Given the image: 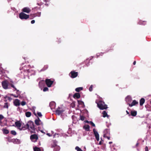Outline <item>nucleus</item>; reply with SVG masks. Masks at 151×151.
<instances>
[{
    "instance_id": "nucleus-9",
    "label": "nucleus",
    "mask_w": 151,
    "mask_h": 151,
    "mask_svg": "<svg viewBox=\"0 0 151 151\" xmlns=\"http://www.w3.org/2000/svg\"><path fill=\"white\" fill-rule=\"evenodd\" d=\"M93 131L95 138L97 141H99V135L98 132L96 131V129L94 128L93 129Z\"/></svg>"
},
{
    "instance_id": "nucleus-60",
    "label": "nucleus",
    "mask_w": 151,
    "mask_h": 151,
    "mask_svg": "<svg viewBox=\"0 0 151 151\" xmlns=\"http://www.w3.org/2000/svg\"><path fill=\"white\" fill-rule=\"evenodd\" d=\"M38 4V5H39V4Z\"/></svg>"
},
{
    "instance_id": "nucleus-24",
    "label": "nucleus",
    "mask_w": 151,
    "mask_h": 151,
    "mask_svg": "<svg viewBox=\"0 0 151 151\" xmlns=\"http://www.w3.org/2000/svg\"><path fill=\"white\" fill-rule=\"evenodd\" d=\"M60 149V147L58 146L57 145L56 146H55V147L54 148L53 151H59Z\"/></svg>"
},
{
    "instance_id": "nucleus-37",
    "label": "nucleus",
    "mask_w": 151,
    "mask_h": 151,
    "mask_svg": "<svg viewBox=\"0 0 151 151\" xmlns=\"http://www.w3.org/2000/svg\"><path fill=\"white\" fill-rule=\"evenodd\" d=\"M6 98L8 100H9L10 101H11L12 99L9 96H6L4 97V99H6Z\"/></svg>"
},
{
    "instance_id": "nucleus-34",
    "label": "nucleus",
    "mask_w": 151,
    "mask_h": 151,
    "mask_svg": "<svg viewBox=\"0 0 151 151\" xmlns=\"http://www.w3.org/2000/svg\"><path fill=\"white\" fill-rule=\"evenodd\" d=\"M75 149L77 150V151H83L78 146H76L75 147Z\"/></svg>"
},
{
    "instance_id": "nucleus-17",
    "label": "nucleus",
    "mask_w": 151,
    "mask_h": 151,
    "mask_svg": "<svg viewBox=\"0 0 151 151\" xmlns=\"http://www.w3.org/2000/svg\"><path fill=\"white\" fill-rule=\"evenodd\" d=\"M14 104L16 106H19L20 105L19 100L18 99H16L14 102Z\"/></svg>"
},
{
    "instance_id": "nucleus-42",
    "label": "nucleus",
    "mask_w": 151,
    "mask_h": 151,
    "mask_svg": "<svg viewBox=\"0 0 151 151\" xmlns=\"http://www.w3.org/2000/svg\"><path fill=\"white\" fill-rule=\"evenodd\" d=\"M93 90V85H91L89 88V91H91Z\"/></svg>"
},
{
    "instance_id": "nucleus-43",
    "label": "nucleus",
    "mask_w": 151,
    "mask_h": 151,
    "mask_svg": "<svg viewBox=\"0 0 151 151\" xmlns=\"http://www.w3.org/2000/svg\"><path fill=\"white\" fill-rule=\"evenodd\" d=\"M37 114L38 115V116H39L40 117H41L42 116V115L40 112H38L37 113Z\"/></svg>"
},
{
    "instance_id": "nucleus-39",
    "label": "nucleus",
    "mask_w": 151,
    "mask_h": 151,
    "mask_svg": "<svg viewBox=\"0 0 151 151\" xmlns=\"http://www.w3.org/2000/svg\"><path fill=\"white\" fill-rule=\"evenodd\" d=\"M43 90L44 92L48 90V88L47 87H45L44 88Z\"/></svg>"
},
{
    "instance_id": "nucleus-12",
    "label": "nucleus",
    "mask_w": 151,
    "mask_h": 151,
    "mask_svg": "<svg viewBox=\"0 0 151 151\" xmlns=\"http://www.w3.org/2000/svg\"><path fill=\"white\" fill-rule=\"evenodd\" d=\"M20 130H24L27 129L29 130V125L28 124H26L24 126L22 127L21 128H19Z\"/></svg>"
},
{
    "instance_id": "nucleus-8",
    "label": "nucleus",
    "mask_w": 151,
    "mask_h": 151,
    "mask_svg": "<svg viewBox=\"0 0 151 151\" xmlns=\"http://www.w3.org/2000/svg\"><path fill=\"white\" fill-rule=\"evenodd\" d=\"M70 74V77L72 78H74L77 77L78 75V72H76L74 71H71Z\"/></svg>"
},
{
    "instance_id": "nucleus-55",
    "label": "nucleus",
    "mask_w": 151,
    "mask_h": 151,
    "mask_svg": "<svg viewBox=\"0 0 151 151\" xmlns=\"http://www.w3.org/2000/svg\"><path fill=\"white\" fill-rule=\"evenodd\" d=\"M73 106H72L73 107H75V105L74 104H73Z\"/></svg>"
},
{
    "instance_id": "nucleus-46",
    "label": "nucleus",
    "mask_w": 151,
    "mask_h": 151,
    "mask_svg": "<svg viewBox=\"0 0 151 151\" xmlns=\"http://www.w3.org/2000/svg\"><path fill=\"white\" fill-rule=\"evenodd\" d=\"M78 104H81L82 103H83V102L82 101H80L79 100H78Z\"/></svg>"
},
{
    "instance_id": "nucleus-35",
    "label": "nucleus",
    "mask_w": 151,
    "mask_h": 151,
    "mask_svg": "<svg viewBox=\"0 0 151 151\" xmlns=\"http://www.w3.org/2000/svg\"><path fill=\"white\" fill-rule=\"evenodd\" d=\"M35 17H40L41 15V12H38V13H35Z\"/></svg>"
},
{
    "instance_id": "nucleus-19",
    "label": "nucleus",
    "mask_w": 151,
    "mask_h": 151,
    "mask_svg": "<svg viewBox=\"0 0 151 151\" xmlns=\"http://www.w3.org/2000/svg\"><path fill=\"white\" fill-rule=\"evenodd\" d=\"M19 141V140L17 139H13L10 140H8L10 142H13V143L16 144Z\"/></svg>"
},
{
    "instance_id": "nucleus-58",
    "label": "nucleus",
    "mask_w": 151,
    "mask_h": 151,
    "mask_svg": "<svg viewBox=\"0 0 151 151\" xmlns=\"http://www.w3.org/2000/svg\"><path fill=\"white\" fill-rule=\"evenodd\" d=\"M35 114V115L36 116V114L35 113V114Z\"/></svg>"
},
{
    "instance_id": "nucleus-52",
    "label": "nucleus",
    "mask_w": 151,
    "mask_h": 151,
    "mask_svg": "<svg viewBox=\"0 0 151 151\" xmlns=\"http://www.w3.org/2000/svg\"><path fill=\"white\" fill-rule=\"evenodd\" d=\"M136 61H134V62H133V64L134 65L136 64Z\"/></svg>"
},
{
    "instance_id": "nucleus-1",
    "label": "nucleus",
    "mask_w": 151,
    "mask_h": 151,
    "mask_svg": "<svg viewBox=\"0 0 151 151\" xmlns=\"http://www.w3.org/2000/svg\"><path fill=\"white\" fill-rule=\"evenodd\" d=\"M11 82L12 83H9L8 81L7 80L3 81L1 83L3 88L5 89H10L11 87L9 86V85L10 86L12 87L14 89L15 91H16L17 92L19 90L17 89L13 84V82L12 81H11Z\"/></svg>"
},
{
    "instance_id": "nucleus-26",
    "label": "nucleus",
    "mask_w": 151,
    "mask_h": 151,
    "mask_svg": "<svg viewBox=\"0 0 151 151\" xmlns=\"http://www.w3.org/2000/svg\"><path fill=\"white\" fill-rule=\"evenodd\" d=\"M83 88L82 87L77 88L75 89V91L77 92H79L83 90Z\"/></svg>"
},
{
    "instance_id": "nucleus-4",
    "label": "nucleus",
    "mask_w": 151,
    "mask_h": 151,
    "mask_svg": "<svg viewBox=\"0 0 151 151\" xmlns=\"http://www.w3.org/2000/svg\"><path fill=\"white\" fill-rule=\"evenodd\" d=\"M30 139L33 142H35L37 141L38 139V137L36 134H33L31 135L30 136Z\"/></svg>"
},
{
    "instance_id": "nucleus-48",
    "label": "nucleus",
    "mask_w": 151,
    "mask_h": 151,
    "mask_svg": "<svg viewBox=\"0 0 151 151\" xmlns=\"http://www.w3.org/2000/svg\"><path fill=\"white\" fill-rule=\"evenodd\" d=\"M47 135L49 136V137H51L52 135L51 134H50V133H47Z\"/></svg>"
},
{
    "instance_id": "nucleus-20",
    "label": "nucleus",
    "mask_w": 151,
    "mask_h": 151,
    "mask_svg": "<svg viewBox=\"0 0 151 151\" xmlns=\"http://www.w3.org/2000/svg\"><path fill=\"white\" fill-rule=\"evenodd\" d=\"M145 99L144 98H141L139 101V104L141 106L143 105L145 102Z\"/></svg>"
},
{
    "instance_id": "nucleus-45",
    "label": "nucleus",
    "mask_w": 151,
    "mask_h": 151,
    "mask_svg": "<svg viewBox=\"0 0 151 151\" xmlns=\"http://www.w3.org/2000/svg\"><path fill=\"white\" fill-rule=\"evenodd\" d=\"M43 0L44 2H46L45 5L47 6H48V4H47V3L48 1V0Z\"/></svg>"
},
{
    "instance_id": "nucleus-13",
    "label": "nucleus",
    "mask_w": 151,
    "mask_h": 151,
    "mask_svg": "<svg viewBox=\"0 0 151 151\" xmlns=\"http://www.w3.org/2000/svg\"><path fill=\"white\" fill-rule=\"evenodd\" d=\"M125 100L127 104L129 105V103L132 101V99L130 96H127L125 98Z\"/></svg>"
},
{
    "instance_id": "nucleus-41",
    "label": "nucleus",
    "mask_w": 151,
    "mask_h": 151,
    "mask_svg": "<svg viewBox=\"0 0 151 151\" xmlns=\"http://www.w3.org/2000/svg\"><path fill=\"white\" fill-rule=\"evenodd\" d=\"M104 137L105 138H106L109 140L110 138V137L106 136L105 134L104 135Z\"/></svg>"
},
{
    "instance_id": "nucleus-31",
    "label": "nucleus",
    "mask_w": 151,
    "mask_h": 151,
    "mask_svg": "<svg viewBox=\"0 0 151 151\" xmlns=\"http://www.w3.org/2000/svg\"><path fill=\"white\" fill-rule=\"evenodd\" d=\"M9 105L7 103H5L4 105L3 106V107L4 108H7L8 109V108Z\"/></svg>"
},
{
    "instance_id": "nucleus-36",
    "label": "nucleus",
    "mask_w": 151,
    "mask_h": 151,
    "mask_svg": "<svg viewBox=\"0 0 151 151\" xmlns=\"http://www.w3.org/2000/svg\"><path fill=\"white\" fill-rule=\"evenodd\" d=\"M89 124H91L92 126L95 127V124L92 121L89 122Z\"/></svg>"
},
{
    "instance_id": "nucleus-6",
    "label": "nucleus",
    "mask_w": 151,
    "mask_h": 151,
    "mask_svg": "<svg viewBox=\"0 0 151 151\" xmlns=\"http://www.w3.org/2000/svg\"><path fill=\"white\" fill-rule=\"evenodd\" d=\"M28 124L29 125V127L32 129V130H35V127L34 124V123L33 122L30 121L28 122V123L27 124Z\"/></svg>"
},
{
    "instance_id": "nucleus-7",
    "label": "nucleus",
    "mask_w": 151,
    "mask_h": 151,
    "mask_svg": "<svg viewBox=\"0 0 151 151\" xmlns=\"http://www.w3.org/2000/svg\"><path fill=\"white\" fill-rule=\"evenodd\" d=\"M64 111V110H63L62 108L58 107L55 111V113L59 115L61 114Z\"/></svg>"
},
{
    "instance_id": "nucleus-44",
    "label": "nucleus",
    "mask_w": 151,
    "mask_h": 151,
    "mask_svg": "<svg viewBox=\"0 0 151 151\" xmlns=\"http://www.w3.org/2000/svg\"><path fill=\"white\" fill-rule=\"evenodd\" d=\"M101 141H100L99 143V145H101L103 144V140L102 139V138H101Z\"/></svg>"
},
{
    "instance_id": "nucleus-54",
    "label": "nucleus",
    "mask_w": 151,
    "mask_h": 151,
    "mask_svg": "<svg viewBox=\"0 0 151 151\" xmlns=\"http://www.w3.org/2000/svg\"><path fill=\"white\" fill-rule=\"evenodd\" d=\"M112 143V142H109V144H111Z\"/></svg>"
},
{
    "instance_id": "nucleus-47",
    "label": "nucleus",
    "mask_w": 151,
    "mask_h": 151,
    "mask_svg": "<svg viewBox=\"0 0 151 151\" xmlns=\"http://www.w3.org/2000/svg\"><path fill=\"white\" fill-rule=\"evenodd\" d=\"M35 20H33L31 21V23L32 24H34L35 23Z\"/></svg>"
},
{
    "instance_id": "nucleus-28",
    "label": "nucleus",
    "mask_w": 151,
    "mask_h": 151,
    "mask_svg": "<svg viewBox=\"0 0 151 151\" xmlns=\"http://www.w3.org/2000/svg\"><path fill=\"white\" fill-rule=\"evenodd\" d=\"M2 131H3V132L4 134H7L9 133V131L8 130L5 129H2Z\"/></svg>"
},
{
    "instance_id": "nucleus-27",
    "label": "nucleus",
    "mask_w": 151,
    "mask_h": 151,
    "mask_svg": "<svg viewBox=\"0 0 151 151\" xmlns=\"http://www.w3.org/2000/svg\"><path fill=\"white\" fill-rule=\"evenodd\" d=\"M25 115L27 117H29L31 115V113L29 111L25 113Z\"/></svg>"
},
{
    "instance_id": "nucleus-61",
    "label": "nucleus",
    "mask_w": 151,
    "mask_h": 151,
    "mask_svg": "<svg viewBox=\"0 0 151 151\" xmlns=\"http://www.w3.org/2000/svg\"><path fill=\"white\" fill-rule=\"evenodd\" d=\"M4 101H6V100H4Z\"/></svg>"
},
{
    "instance_id": "nucleus-10",
    "label": "nucleus",
    "mask_w": 151,
    "mask_h": 151,
    "mask_svg": "<svg viewBox=\"0 0 151 151\" xmlns=\"http://www.w3.org/2000/svg\"><path fill=\"white\" fill-rule=\"evenodd\" d=\"M22 11L23 12L29 13L31 12V10L29 7H27L24 8L22 9Z\"/></svg>"
},
{
    "instance_id": "nucleus-59",
    "label": "nucleus",
    "mask_w": 151,
    "mask_h": 151,
    "mask_svg": "<svg viewBox=\"0 0 151 151\" xmlns=\"http://www.w3.org/2000/svg\"><path fill=\"white\" fill-rule=\"evenodd\" d=\"M87 60H88V61H89L88 60H86V61H87Z\"/></svg>"
},
{
    "instance_id": "nucleus-23",
    "label": "nucleus",
    "mask_w": 151,
    "mask_h": 151,
    "mask_svg": "<svg viewBox=\"0 0 151 151\" xmlns=\"http://www.w3.org/2000/svg\"><path fill=\"white\" fill-rule=\"evenodd\" d=\"M37 119H36L35 120V123L36 125H39L40 124L39 122H40V118L39 117H38Z\"/></svg>"
},
{
    "instance_id": "nucleus-18",
    "label": "nucleus",
    "mask_w": 151,
    "mask_h": 151,
    "mask_svg": "<svg viewBox=\"0 0 151 151\" xmlns=\"http://www.w3.org/2000/svg\"><path fill=\"white\" fill-rule=\"evenodd\" d=\"M90 126L88 124H86L83 126V128L87 131H89Z\"/></svg>"
},
{
    "instance_id": "nucleus-25",
    "label": "nucleus",
    "mask_w": 151,
    "mask_h": 151,
    "mask_svg": "<svg viewBox=\"0 0 151 151\" xmlns=\"http://www.w3.org/2000/svg\"><path fill=\"white\" fill-rule=\"evenodd\" d=\"M102 114H103V117H105L106 116L108 117L109 116L108 115L106 112L105 111H104L103 112Z\"/></svg>"
},
{
    "instance_id": "nucleus-21",
    "label": "nucleus",
    "mask_w": 151,
    "mask_h": 151,
    "mask_svg": "<svg viewBox=\"0 0 151 151\" xmlns=\"http://www.w3.org/2000/svg\"><path fill=\"white\" fill-rule=\"evenodd\" d=\"M53 143L51 144V147L52 148H54L57 145V142L55 140L52 141Z\"/></svg>"
},
{
    "instance_id": "nucleus-32",
    "label": "nucleus",
    "mask_w": 151,
    "mask_h": 151,
    "mask_svg": "<svg viewBox=\"0 0 151 151\" xmlns=\"http://www.w3.org/2000/svg\"><path fill=\"white\" fill-rule=\"evenodd\" d=\"M4 118V116L1 114H0V124L2 123L1 120Z\"/></svg>"
},
{
    "instance_id": "nucleus-3",
    "label": "nucleus",
    "mask_w": 151,
    "mask_h": 151,
    "mask_svg": "<svg viewBox=\"0 0 151 151\" xmlns=\"http://www.w3.org/2000/svg\"><path fill=\"white\" fill-rule=\"evenodd\" d=\"M19 17L21 19H27L29 17V15L22 12L19 14Z\"/></svg>"
},
{
    "instance_id": "nucleus-49",
    "label": "nucleus",
    "mask_w": 151,
    "mask_h": 151,
    "mask_svg": "<svg viewBox=\"0 0 151 151\" xmlns=\"http://www.w3.org/2000/svg\"><path fill=\"white\" fill-rule=\"evenodd\" d=\"M139 145V143L138 142H137L136 143V147H138V145Z\"/></svg>"
},
{
    "instance_id": "nucleus-14",
    "label": "nucleus",
    "mask_w": 151,
    "mask_h": 151,
    "mask_svg": "<svg viewBox=\"0 0 151 151\" xmlns=\"http://www.w3.org/2000/svg\"><path fill=\"white\" fill-rule=\"evenodd\" d=\"M50 106L51 109H54L55 107V103L54 102H51L50 104Z\"/></svg>"
},
{
    "instance_id": "nucleus-16",
    "label": "nucleus",
    "mask_w": 151,
    "mask_h": 151,
    "mask_svg": "<svg viewBox=\"0 0 151 151\" xmlns=\"http://www.w3.org/2000/svg\"><path fill=\"white\" fill-rule=\"evenodd\" d=\"M73 97L75 99H78L81 97V95L79 93H76L73 95Z\"/></svg>"
},
{
    "instance_id": "nucleus-51",
    "label": "nucleus",
    "mask_w": 151,
    "mask_h": 151,
    "mask_svg": "<svg viewBox=\"0 0 151 151\" xmlns=\"http://www.w3.org/2000/svg\"><path fill=\"white\" fill-rule=\"evenodd\" d=\"M126 112L127 114H129V116H130V115L129 114V112L127 111H126Z\"/></svg>"
},
{
    "instance_id": "nucleus-38",
    "label": "nucleus",
    "mask_w": 151,
    "mask_h": 151,
    "mask_svg": "<svg viewBox=\"0 0 151 151\" xmlns=\"http://www.w3.org/2000/svg\"><path fill=\"white\" fill-rule=\"evenodd\" d=\"M26 104V102H25L24 101H22L21 102V104L22 106H24Z\"/></svg>"
},
{
    "instance_id": "nucleus-50",
    "label": "nucleus",
    "mask_w": 151,
    "mask_h": 151,
    "mask_svg": "<svg viewBox=\"0 0 151 151\" xmlns=\"http://www.w3.org/2000/svg\"><path fill=\"white\" fill-rule=\"evenodd\" d=\"M11 95L13 96L15 98H17V96H15L13 94H12Z\"/></svg>"
},
{
    "instance_id": "nucleus-2",
    "label": "nucleus",
    "mask_w": 151,
    "mask_h": 151,
    "mask_svg": "<svg viewBox=\"0 0 151 151\" xmlns=\"http://www.w3.org/2000/svg\"><path fill=\"white\" fill-rule=\"evenodd\" d=\"M97 104L98 107L100 109H106L107 108V105L105 104V103L102 101H100Z\"/></svg>"
},
{
    "instance_id": "nucleus-56",
    "label": "nucleus",
    "mask_w": 151,
    "mask_h": 151,
    "mask_svg": "<svg viewBox=\"0 0 151 151\" xmlns=\"http://www.w3.org/2000/svg\"><path fill=\"white\" fill-rule=\"evenodd\" d=\"M86 65L87 66H88V63L86 64Z\"/></svg>"
},
{
    "instance_id": "nucleus-33",
    "label": "nucleus",
    "mask_w": 151,
    "mask_h": 151,
    "mask_svg": "<svg viewBox=\"0 0 151 151\" xmlns=\"http://www.w3.org/2000/svg\"><path fill=\"white\" fill-rule=\"evenodd\" d=\"M11 133L12 134L14 135H15L17 134V133L14 130H12L11 131Z\"/></svg>"
},
{
    "instance_id": "nucleus-15",
    "label": "nucleus",
    "mask_w": 151,
    "mask_h": 151,
    "mask_svg": "<svg viewBox=\"0 0 151 151\" xmlns=\"http://www.w3.org/2000/svg\"><path fill=\"white\" fill-rule=\"evenodd\" d=\"M15 124L16 127L17 128H20L22 126V124L19 121L16 122L15 123Z\"/></svg>"
},
{
    "instance_id": "nucleus-29",
    "label": "nucleus",
    "mask_w": 151,
    "mask_h": 151,
    "mask_svg": "<svg viewBox=\"0 0 151 151\" xmlns=\"http://www.w3.org/2000/svg\"><path fill=\"white\" fill-rule=\"evenodd\" d=\"M29 17L30 19H32L35 17V14H31L29 15Z\"/></svg>"
},
{
    "instance_id": "nucleus-57",
    "label": "nucleus",
    "mask_w": 151,
    "mask_h": 151,
    "mask_svg": "<svg viewBox=\"0 0 151 151\" xmlns=\"http://www.w3.org/2000/svg\"><path fill=\"white\" fill-rule=\"evenodd\" d=\"M56 134H55L54 135V137H55V136Z\"/></svg>"
},
{
    "instance_id": "nucleus-5",
    "label": "nucleus",
    "mask_w": 151,
    "mask_h": 151,
    "mask_svg": "<svg viewBox=\"0 0 151 151\" xmlns=\"http://www.w3.org/2000/svg\"><path fill=\"white\" fill-rule=\"evenodd\" d=\"M54 82L53 81H51L50 79H46L45 83L47 86L49 87H50Z\"/></svg>"
},
{
    "instance_id": "nucleus-30",
    "label": "nucleus",
    "mask_w": 151,
    "mask_h": 151,
    "mask_svg": "<svg viewBox=\"0 0 151 151\" xmlns=\"http://www.w3.org/2000/svg\"><path fill=\"white\" fill-rule=\"evenodd\" d=\"M33 150L34 151H41V150L40 148L37 147H34Z\"/></svg>"
},
{
    "instance_id": "nucleus-53",
    "label": "nucleus",
    "mask_w": 151,
    "mask_h": 151,
    "mask_svg": "<svg viewBox=\"0 0 151 151\" xmlns=\"http://www.w3.org/2000/svg\"><path fill=\"white\" fill-rule=\"evenodd\" d=\"M86 123H89V121H87V120L86 121Z\"/></svg>"
},
{
    "instance_id": "nucleus-11",
    "label": "nucleus",
    "mask_w": 151,
    "mask_h": 151,
    "mask_svg": "<svg viewBox=\"0 0 151 151\" xmlns=\"http://www.w3.org/2000/svg\"><path fill=\"white\" fill-rule=\"evenodd\" d=\"M138 102L136 100H134L132 101L131 104H129V107H131L133 106L138 104Z\"/></svg>"
},
{
    "instance_id": "nucleus-22",
    "label": "nucleus",
    "mask_w": 151,
    "mask_h": 151,
    "mask_svg": "<svg viewBox=\"0 0 151 151\" xmlns=\"http://www.w3.org/2000/svg\"><path fill=\"white\" fill-rule=\"evenodd\" d=\"M137 114V111H131V115L134 116H135Z\"/></svg>"
},
{
    "instance_id": "nucleus-40",
    "label": "nucleus",
    "mask_w": 151,
    "mask_h": 151,
    "mask_svg": "<svg viewBox=\"0 0 151 151\" xmlns=\"http://www.w3.org/2000/svg\"><path fill=\"white\" fill-rule=\"evenodd\" d=\"M80 117L82 121H83L84 120L85 118V117L83 116H80Z\"/></svg>"
}]
</instances>
